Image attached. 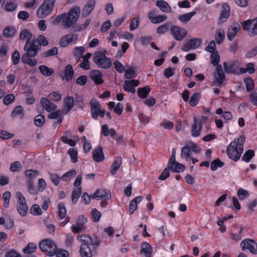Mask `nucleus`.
I'll return each instance as SVG.
<instances>
[{
    "label": "nucleus",
    "mask_w": 257,
    "mask_h": 257,
    "mask_svg": "<svg viewBox=\"0 0 257 257\" xmlns=\"http://www.w3.org/2000/svg\"><path fill=\"white\" fill-rule=\"evenodd\" d=\"M80 14V8L76 6L71 8L68 13H64L54 17L52 24L58 25L61 24L64 29L73 27L77 22Z\"/></svg>",
    "instance_id": "obj_1"
},
{
    "label": "nucleus",
    "mask_w": 257,
    "mask_h": 257,
    "mask_svg": "<svg viewBox=\"0 0 257 257\" xmlns=\"http://www.w3.org/2000/svg\"><path fill=\"white\" fill-rule=\"evenodd\" d=\"M24 49L27 52L22 58V62L31 67L35 66L37 64V60L35 58H31L37 55L38 51L41 49L40 45L36 44V42L32 40L30 43L26 42Z\"/></svg>",
    "instance_id": "obj_2"
},
{
    "label": "nucleus",
    "mask_w": 257,
    "mask_h": 257,
    "mask_svg": "<svg viewBox=\"0 0 257 257\" xmlns=\"http://www.w3.org/2000/svg\"><path fill=\"white\" fill-rule=\"evenodd\" d=\"M77 239L81 243L79 249L81 257H92V250L90 247L92 238L88 235H82L78 236Z\"/></svg>",
    "instance_id": "obj_3"
},
{
    "label": "nucleus",
    "mask_w": 257,
    "mask_h": 257,
    "mask_svg": "<svg viewBox=\"0 0 257 257\" xmlns=\"http://www.w3.org/2000/svg\"><path fill=\"white\" fill-rule=\"evenodd\" d=\"M93 61L99 67L105 69L109 68L112 65L110 59L106 56L105 52H95L93 55Z\"/></svg>",
    "instance_id": "obj_4"
},
{
    "label": "nucleus",
    "mask_w": 257,
    "mask_h": 257,
    "mask_svg": "<svg viewBox=\"0 0 257 257\" xmlns=\"http://www.w3.org/2000/svg\"><path fill=\"white\" fill-rule=\"evenodd\" d=\"M56 0H44L37 11V15L39 18L46 17L52 11Z\"/></svg>",
    "instance_id": "obj_5"
},
{
    "label": "nucleus",
    "mask_w": 257,
    "mask_h": 257,
    "mask_svg": "<svg viewBox=\"0 0 257 257\" xmlns=\"http://www.w3.org/2000/svg\"><path fill=\"white\" fill-rule=\"evenodd\" d=\"M243 151V148L237 147L235 140L231 142L226 149L228 157L235 162L240 159Z\"/></svg>",
    "instance_id": "obj_6"
},
{
    "label": "nucleus",
    "mask_w": 257,
    "mask_h": 257,
    "mask_svg": "<svg viewBox=\"0 0 257 257\" xmlns=\"http://www.w3.org/2000/svg\"><path fill=\"white\" fill-rule=\"evenodd\" d=\"M40 249L47 255L52 256L54 255L57 246L51 239H45L39 244Z\"/></svg>",
    "instance_id": "obj_7"
},
{
    "label": "nucleus",
    "mask_w": 257,
    "mask_h": 257,
    "mask_svg": "<svg viewBox=\"0 0 257 257\" xmlns=\"http://www.w3.org/2000/svg\"><path fill=\"white\" fill-rule=\"evenodd\" d=\"M170 30L171 35L177 41L182 40L187 35V31L185 29L176 25L172 26Z\"/></svg>",
    "instance_id": "obj_8"
},
{
    "label": "nucleus",
    "mask_w": 257,
    "mask_h": 257,
    "mask_svg": "<svg viewBox=\"0 0 257 257\" xmlns=\"http://www.w3.org/2000/svg\"><path fill=\"white\" fill-rule=\"evenodd\" d=\"M213 84L215 85L221 86L226 80V76L223 72L221 65H218L216 67V71L214 73Z\"/></svg>",
    "instance_id": "obj_9"
},
{
    "label": "nucleus",
    "mask_w": 257,
    "mask_h": 257,
    "mask_svg": "<svg viewBox=\"0 0 257 257\" xmlns=\"http://www.w3.org/2000/svg\"><path fill=\"white\" fill-rule=\"evenodd\" d=\"M241 246L243 251L247 249L254 254H257V243L252 239H246L241 242Z\"/></svg>",
    "instance_id": "obj_10"
},
{
    "label": "nucleus",
    "mask_w": 257,
    "mask_h": 257,
    "mask_svg": "<svg viewBox=\"0 0 257 257\" xmlns=\"http://www.w3.org/2000/svg\"><path fill=\"white\" fill-rule=\"evenodd\" d=\"M202 40L200 38H192L184 44L182 50L184 52H188L191 49H196L201 44Z\"/></svg>",
    "instance_id": "obj_11"
},
{
    "label": "nucleus",
    "mask_w": 257,
    "mask_h": 257,
    "mask_svg": "<svg viewBox=\"0 0 257 257\" xmlns=\"http://www.w3.org/2000/svg\"><path fill=\"white\" fill-rule=\"evenodd\" d=\"M40 104L42 107L48 112L51 111H53L52 112H60L59 110H55L57 108V106L47 98L42 97L40 99Z\"/></svg>",
    "instance_id": "obj_12"
},
{
    "label": "nucleus",
    "mask_w": 257,
    "mask_h": 257,
    "mask_svg": "<svg viewBox=\"0 0 257 257\" xmlns=\"http://www.w3.org/2000/svg\"><path fill=\"white\" fill-rule=\"evenodd\" d=\"M78 39L77 35L68 34L63 36L60 40L59 45L61 47H66L69 44L75 41Z\"/></svg>",
    "instance_id": "obj_13"
},
{
    "label": "nucleus",
    "mask_w": 257,
    "mask_h": 257,
    "mask_svg": "<svg viewBox=\"0 0 257 257\" xmlns=\"http://www.w3.org/2000/svg\"><path fill=\"white\" fill-rule=\"evenodd\" d=\"M156 12L155 10L150 11L148 15V18L153 24H159L164 22L167 19L165 15L155 16Z\"/></svg>",
    "instance_id": "obj_14"
},
{
    "label": "nucleus",
    "mask_w": 257,
    "mask_h": 257,
    "mask_svg": "<svg viewBox=\"0 0 257 257\" xmlns=\"http://www.w3.org/2000/svg\"><path fill=\"white\" fill-rule=\"evenodd\" d=\"M103 74L97 70H92L89 73V77L96 85H100L103 83Z\"/></svg>",
    "instance_id": "obj_15"
},
{
    "label": "nucleus",
    "mask_w": 257,
    "mask_h": 257,
    "mask_svg": "<svg viewBox=\"0 0 257 257\" xmlns=\"http://www.w3.org/2000/svg\"><path fill=\"white\" fill-rule=\"evenodd\" d=\"M139 84L138 80H125L123 89L125 91L134 93L136 91L135 87L138 86Z\"/></svg>",
    "instance_id": "obj_16"
},
{
    "label": "nucleus",
    "mask_w": 257,
    "mask_h": 257,
    "mask_svg": "<svg viewBox=\"0 0 257 257\" xmlns=\"http://www.w3.org/2000/svg\"><path fill=\"white\" fill-rule=\"evenodd\" d=\"M230 16V7L227 4H224L222 6V10L219 20V23L222 24L225 22Z\"/></svg>",
    "instance_id": "obj_17"
},
{
    "label": "nucleus",
    "mask_w": 257,
    "mask_h": 257,
    "mask_svg": "<svg viewBox=\"0 0 257 257\" xmlns=\"http://www.w3.org/2000/svg\"><path fill=\"white\" fill-rule=\"evenodd\" d=\"M240 25L237 23L233 24L228 29L227 32V38L229 40L231 41L236 36L238 31L240 30Z\"/></svg>",
    "instance_id": "obj_18"
},
{
    "label": "nucleus",
    "mask_w": 257,
    "mask_h": 257,
    "mask_svg": "<svg viewBox=\"0 0 257 257\" xmlns=\"http://www.w3.org/2000/svg\"><path fill=\"white\" fill-rule=\"evenodd\" d=\"M93 159L96 162H100L104 159V156L101 147H98L92 151Z\"/></svg>",
    "instance_id": "obj_19"
},
{
    "label": "nucleus",
    "mask_w": 257,
    "mask_h": 257,
    "mask_svg": "<svg viewBox=\"0 0 257 257\" xmlns=\"http://www.w3.org/2000/svg\"><path fill=\"white\" fill-rule=\"evenodd\" d=\"M17 5L12 2V0H4L2 4V8L8 12L15 11L17 8Z\"/></svg>",
    "instance_id": "obj_20"
},
{
    "label": "nucleus",
    "mask_w": 257,
    "mask_h": 257,
    "mask_svg": "<svg viewBox=\"0 0 257 257\" xmlns=\"http://www.w3.org/2000/svg\"><path fill=\"white\" fill-rule=\"evenodd\" d=\"M193 118L194 124L191 130V135L194 137H197L199 136L201 134L202 125H201V123L198 121V119L196 117L194 116Z\"/></svg>",
    "instance_id": "obj_21"
},
{
    "label": "nucleus",
    "mask_w": 257,
    "mask_h": 257,
    "mask_svg": "<svg viewBox=\"0 0 257 257\" xmlns=\"http://www.w3.org/2000/svg\"><path fill=\"white\" fill-rule=\"evenodd\" d=\"M95 5V0H89L84 6L82 10V15L87 16L92 12Z\"/></svg>",
    "instance_id": "obj_22"
},
{
    "label": "nucleus",
    "mask_w": 257,
    "mask_h": 257,
    "mask_svg": "<svg viewBox=\"0 0 257 257\" xmlns=\"http://www.w3.org/2000/svg\"><path fill=\"white\" fill-rule=\"evenodd\" d=\"M143 199V197L142 196H139L130 201L129 204V211L130 214L134 213V212L137 210L138 208V204L141 202Z\"/></svg>",
    "instance_id": "obj_23"
},
{
    "label": "nucleus",
    "mask_w": 257,
    "mask_h": 257,
    "mask_svg": "<svg viewBox=\"0 0 257 257\" xmlns=\"http://www.w3.org/2000/svg\"><path fill=\"white\" fill-rule=\"evenodd\" d=\"M74 74V71L72 66L70 64H68L65 67L64 76L62 77V78L68 81L72 79Z\"/></svg>",
    "instance_id": "obj_24"
},
{
    "label": "nucleus",
    "mask_w": 257,
    "mask_h": 257,
    "mask_svg": "<svg viewBox=\"0 0 257 257\" xmlns=\"http://www.w3.org/2000/svg\"><path fill=\"white\" fill-rule=\"evenodd\" d=\"M152 247L147 242H143L141 244V253H144L146 257H151Z\"/></svg>",
    "instance_id": "obj_25"
},
{
    "label": "nucleus",
    "mask_w": 257,
    "mask_h": 257,
    "mask_svg": "<svg viewBox=\"0 0 257 257\" xmlns=\"http://www.w3.org/2000/svg\"><path fill=\"white\" fill-rule=\"evenodd\" d=\"M156 5V6L158 7L163 12L170 13L171 12V8L169 5V4L165 1H157Z\"/></svg>",
    "instance_id": "obj_26"
},
{
    "label": "nucleus",
    "mask_w": 257,
    "mask_h": 257,
    "mask_svg": "<svg viewBox=\"0 0 257 257\" xmlns=\"http://www.w3.org/2000/svg\"><path fill=\"white\" fill-rule=\"evenodd\" d=\"M122 163V158L120 157H117L115 160L113 161L112 164L110 167V172L111 174L113 176L118 169L119 168Z\"/></svg>",
    "instance_id": "obj_27"
},
{
    "label": "nucleus",
    "mask_w": 257,
    "mask_h": 257,
    "mask_svg": "<svg viewBox=\"0 0 257 257\" xmlns=\"http://www.w3.org/2000/svg\"><path fill=\"white\" fill-rule=\"evenodd\" d=\"M74 98L72 96H67L64 99L63 106L67 112L71 110L74 106Z\"/></svg>",
    "instance_id": "obj_28"
},
{
    "label": "nucleus",
    "mask_w": 257,
    "mask_h": 257,
    "mask_svg": "<svg viewBox=\"0 0 257 257\" xmlns=\"http://www.w3.org/2000/svg\"><path fill=\"white\" fill-rule=\"evenodd\" d=\"M151 90V87L147 85L143 87L139 88L137 93L140 98L145 99L147 97Z\"/></svg>",
    "instance_id": "obj_29"
},
{
    "label": "nucleus",
    "mask_w": 257,
    "mask_h": 257,
    "mask_svg": "<svg viewBox=\"0 0 257 257\" xmlns=\"http://www.w3.org/2000/svg\"><path fill=\"white\" fill-rule=\"evenodd\" d=\"M110 197V195L106 193L105 190L103 189H97L94 194L93 196H92V198H97L98 199L105 198L108 199Z\"/></svg>",
    "instance_id": "obj_30"
},
{
    "label": "nucleus",
    "mask_w": 257,
    "mask_h": 257,
    "mask_svg": "<svg viewBox=\"0 0 257 257\" xmlns=\"http://www.w3.org/2000/svg\"><path fill=\"white\" fill-rule=\"evenodd\" d=\"M33 35L32 33L27 29H24L20 34V40L21 41H26V42H31L32 41Z\"/></svg>",
    "instance_id": "obj_31"
},
{
    "label": "nucleus",
    "mask_w": 257,
    "mask_h": 257,
    "mask_svg": "<svg viewBox=\"0 0 257 257\" xmlns=\"http://www.w3.org/2000/svg\"><path fill=\"white\" fill-rule=\"evenodd\" d=\"M90 104L91 112H105V111L101 110L100 104L96 99H91Z\"/></svg>",
    "instance_id": "obj_32"
},
{
    "label": "nucleus",
    "mask_w": 257,
    "mask_h": 257,
    "mask_svg": "<svg viewBox=\"0 0 257 257\" xmlns=\"http://www.w3.org/2000/svg\"><path fill=\"white\" fill-rule=\"evenodd\" d=\"M225 33L223 29H219L216 31L215 39L218 44H221L224 39Z\"/></svg>",
    "instance_id": "obj_33"
},
{
    "label": "nucleus",
    "mask_w": 257,
    "mask_h": 257,
    "mask_svg": "<svg viewBox=\"0 0 257 257\" xmlns=\"http://www.w3.org/2000/svg\"><path fill=\"white\" fill-rule=\"evenodd\" d=\"M192 154V152L188 146H184L181 149V157L182 159L189 160Z\"/></svg>",
    "instance_id": "obj_34"
},
{
    "label": "nucleus",
    "mask_w": 257,
    "mask_h": 257,
    "mask_svg": "<svg viewBox=\"0 0 257 257\" xmlns=\"http://www.w3.org/2000/svg\"><path fill=\"white\" fill-rule=\"evenodd\" d=\"M39 69L40 72L45 76H50L54 73L53 68H50L45 65H41L39 66Z\"/></svg>",
    "instance_id": "obj_35"
},
{
    "label": "nucleus",
    "mask_w": 257,
    "mask_h": 257,
    "mask_svg": "<svg viewBox=\"0 0 257 257\" xmlns=\"http://www.w3.org/2000/svg\"><path fill=\"white\" fill-rule=\"evenodd\" d=\"M169 169L172 170L173 172L180 173L182 172L185 169V166L180 163H178L175 161L174 165L172 167L167 165Z\"/></svg>",
    "instance_id": "obj_36"
},
{
    "label": "nucleus",
    "mask_w": 257,
    "mask_h": 257,
    "mask_svg": "<svg viewBox=\"0 0 257 257\" xmlns=\"http://www.w3.org/2000/svg\"><path fill=\"white\" fill-rule=\"evenodd\" d=\"M196 13L195 11H193L189 13L181 15L179 16L178 19L181 22L186 23L187 22L189 21L192 17L196 14Z\"/></svg>",
    "instance_id": "obj_37"
},
{
    "label": "nucleus",
    "mask_w": 257,
    "mask_h": 257,
    "mask_svg": "<svg viewBox=\"0 0 257 257\" xmlns=\"http://www.w3.org/2000/svg\"><path fill=\"white\" fill-rule=\"evenodd\" d=\"M32 40L34 42H36V44L40 45L41 47L42 46H47L49 44V42L46 40L45 37L42 35H40L38 36L36 39H32Z\"/></svg>",
    "instance_id": "obj_38"
},
{
    "label": "nucleus",
    "mask_w": 257,
    "mask_h": 257,
    "mask_svg": "<svg viewBox=\"0 0 257 257\" xmlns=\"http://www.w3.org/2000/svg\"><path fill=\"white\" fill-rule=\"evenodd\" d=\"M244 82L245 84L246 90L247 92L253 90L254 87V84L252 79L249 77L244 79Z\"/></svg>",
    "instance_id": "obj_39"
},
{
    "label": "nucleus",
    "mask_w": 257,
    "mask_h": 257,
    "mask_svg": "<svg viewBox=\"0 0 257 257\" xmlns=\"http://www.w3.org/2000/svg\"><path fill=\"white\" fill-rule=\"evenodd\" d=\"M16 29L13 27H8L5 29L3 32V35L6 38L13 37L16 34Z\"/></svg>",
    "instance_id": "obj_40"
},
{
    "label": "nucleus",
    "mask_w": 257,
    "mask_h": 257,
    "mask_svg": "<svg viewBox=\"0 0 257 257\" xmlns=\"http://www.w3.org/2000/svg\"><path fill=\"white\" fill-rule=\"evenodd\" d=\"M170 23H166L160 26L157 29V33L160 35L164 34L165 33L168 31V30L170 29Z\"/></svg>",
    "instance_id": "obj_41"
},
{
    "label": "nucleus",
    "mask_w": 257,
    "mask_h": 257,
    "mask_svg": "<svg viewBox=\"0 0 257 257\" xmlns=\"http://www.w3.org/2000/svg\"><path fill=\"white\" fill-rule=\"evenodd\" d=\"M76 172L74 170H71L68 172L65 173L62 177L61 179L65 181H69L72 178H73L76 176Z\"/></svg>",
    "instance_id": "obj_42"
},
{
    "label": "nucleus",
    "mask_w": 257,
    "mask_h": 257,
    "mask_svg": "<svg viewBox=\"0 0 257 257\" xmlns=\"http://www.w3.org/2000/svg\"><path fill=\"white\" fill-rule=\"evenodd\" d=\"M81 193V188H78L74 190L72 193L71 200L73 204H75L77 203L80 194Z\"/></svg>",
    "instance_id": "obj_43"
},
{
    "label": "nucleus",
    "mask_w": 257,
    "mask_h": 257,
    "mask_svg": "<svg viewBox=\"0 0 257 257\" xmlns=\"http://www.w3.org/2000/svg\"><path fill=\"white\" fill-rule=\"evenodd\" d=\"M254 156V151L252 150H248L243 155L242 160L246 163H248Z\"/></svg>",
    "instance_id": "obj_44"
},
{
    "label": "nucleus",
    "mask_w": 257,
    "mask_h": 257,
    "mask_svg": "<svg viewBox=\"0 0 257 257\" xmlns=\"http://www.w3.org/2000/svg\"><path fill=\"white\" fill-rule=\"evenodd\" d=\"M224 165V163L221 161L219 159H216L211 163L210 169L212 171H216L218 167H222Z\"/></svg>",
    "instance_id": "obj_45"
},
{
    "label": "nucleus",
    "mask_w": 257,
    "mask_h": 257,
    "mask_svg": "<svg viewBox=\"0 0 257 257\" xmlns=\"http://www.w3.org/2000/svg\"><path fill=\"white\" fill-rule=\"evenodd\" d=\"M36 245L33 243H29L28 244L23 248V251L25 254H31L36 250Z\"/></svg>",
    "instance_id": "obj_46"
},
{
    "label": "nucleus",
    "mask_w": 257,
    "mask_h": 257,
    "mask_svg": "<svg viewBox=\"0 0 257 257\" xmlns=\"http://www.w3.org/2000/svg\"><path fill=\"white\" fill-rule=\"evenodd\" d=\"M200 98V94L198 92L194 93L191 97L189 104L192 106H196L199 102Z\"/></svg>",
    "instance_id": "obj_47"
},
{
    "label": "nucleus",
    "mask_w": 257,
    "mask_h": 257,
    "mask_svg": "<svg viewBox=\"0 0 257 257\" xmlns=\"http://www.w3.org/2000/svg\"><path fill=\"white\" fill-rule=\"evenodd\" d=\"M25 175L30 179L29 180H32L39 175V172L37 170L30 169L27 170L25 172Z\"/></svg>",
    "instance_id": "obj_48"
},
{
    "label": "nucleus",
    "mask_w": 257,
    "mask_h": 257,
    "mask_svg": "<svg viewBox=\"0 0 257 257\" xmlns=\"http://www.w3.org/2000/svg\"><path fill=\"white\" fill-rule=\"evenodd\" d=\"M210 59L211 64L214 66L217 67L219 64L220 61V56L218 54V52H216V53H213L210 55Z\"/></svg>",
    "instance_id": "obj_49"
},
{
    "label": "nucleus",
    "mask_w": 257,
    "mask_h": 257,
    "mask_svg": "<svg viewBox=\"0 0 257 257\" xmlns=\"http://www.w3.org/2000/svg\"><path fill=\"white\" fill-rule=\"evenodd\" d=\"M58 208L59 217L61 219L64 218L66 216L67 212L64 204L63 203L59 204L58 205Z\"/></svg>",
    "instance_id": "obj_50"
},
{
    "label": "nucleus",
    "mask_w": 257,
    "mask_h": 257,
    "mask_svg": "<svg viewBox=\"0 0 257 257\" xmlns=\"http://www.w3.org/2000/svg\"><path fill=\"white\" fill-rule=\"evenodd\" d=\"M45 121V116L40 113L37 115L34 120L35 125L38 127L42 126Z\"/></svg>",
    "instance_id": "obj_51"
},
{
    "label": "nucleus",
    "mask_w": 257,
    "mask_h": 257,
    "mask_svg": "<svg viewBox=\"0 0 257 257\" xmlns=\"http://www.w3.org/2000/svg\"><path fill=\"white\" fill-rule=\"evenodd\" d=\"M248 35L251 37L257 35V18L252 20L251 27L248 31Z\"/></svg>",
    "instance_id": "obj_52"
},
{
    "label": "nucleus",
    "mask_w": 257,
    "mask_h": 257,
    "mask_svg": "<svg viewBox=\"0 0 257 257\" xmlns=\"http://www.w3.org/2000/svg\"><path fill=\"white\" fill-rule=\"evenodd\" d=\"M28 206L26 204L17 205V210L22 216H25L28 213Z\"/></svg>",
    "instance_id": "obj_53"
},
{
    "label": "nucleus",
    "mask_w": 257,
    "mask_h": 257,
    "mask_svg": "<svg viewBox=\"0 0 257 257\" xmlns=\"http://www.w3.org/2000/svg\"><path fill=\"white\" fill-rule=\"evenodd\" d=\"M58 53V49L57 47H54L52 49L44 52L42 54V57L44 58L49 57L52 56L56 55Z\"/></svg>",
    "instance_id": "obj_54"
},
{
    "label": "nucleus",
    "mask_w": 257,
    "mask_h": 257,
    "mask_svg": "<svg viewBox=\"0 0 257 257\" xmlns=\"http://www.w3.org/2000/svg\"><path fill=\"white\" fill-rule=\"evenodd\" d=\"M48 97L53 101H58L61 99L62 95L58 91H54L50 93Z\"/></svg>",
    "instance_id": "obj_55"
},
{
    "label": "nucleus",
    "mask_w": 257,
    "mask_h": 257,
    "mask_svg": "<svg viewBox=\"0 0 257 257\" xmlns=\"http://www.w3.org/2000/svg\"><path fill=\"white\" fill-rule=\"evenodd\" d=\"M54 255L56 257H68L69 253L67 250L56 248Z\"/></svg>",
    "instance_id": "obj_56"
},
{
    "label": "nucleus",
    "mask_w": 257,
    "mask_h": 257,
    "mask_svg": "<svg viewBox=\"0 0 257 257\" xmlns=\"http://www.w3.org/2000/svg\"><path fill=\"white\" fill-rule=\"evenodd\" d=\"M68 154L71 157V160L72 163H74L77 162V151L75 149L73 148L69 149L68 151Z\"/></svg>",
    "instance_id": "obj_57"
},
{
    "label": "nucleus",
    "mask_w": 257,
    "mask_h": 257,
    "mask_svg": "<svg viewBox=\"0 0 257 257\" xmlns=\"http://www.w3.org/2000/svg\"><path fill=\"white\" fill-rule=\"evenodd\" d=\"M11 197V193L10 191H6L3 194L4 205L6 208H8L9 206Z\"/></svg>",
    "instance_id": "obj_58"
},
{
    "label": "nucleus",
    "mask_w": 257,
    "mask_h": 257,
    "mask_svg": "<svg viewBox=\"0 0 257 257\" xmlns=\"http://www.w3.org/2000/svg\"><path fill=\"white\" fill-rule=\"evenodd\" d=\"M234 66L235 65L234 64H228V63L226 62L223 63V66L225 72L228 74L235 73Z\"/></svg>",
    "instance_id": "obj_59"
},
{
    "label": "nucleus",
    "mask_w": 257,
    "mask_h": 257,
    "mask_svg": "<svg viewBox=\"0 0 257 257\" xmlns=\"http://www.w3.org/2000/svg\"><path fill=\"white\" fill-rule=\"evenodd\" d=\"M13 64L14 65H17L19 64L20 59V53L18 50H15L12 54L11 57Z\"/></svg>",
    "instance_id": "obj_60"
},
{
    "label": "nucleus",
    "mask_w": 257,
    "mask_h": 257,
    "mask_svg": "<svg viewBox=\"0 0 257 257\" xmlns=\"http://www.w3.org/2000/svg\"><path fill=\"white\" fill-rule=\"evenodd\" d=\"M50 179L52 182L55 185L57 186L60 183L61 177L58 176L57 174L49 173Z\"/></svg>",
    "instance_id": "obj_61"
},
{
    "label": "nucleus",
    "mask_w": 257,
    "mask_h": 257,
    "mask_svg": "<svg viewBox=\"0 0 257 257\" xmlns=\"http://www.w3.org/2000/svg\"><path fill=\"white\" fill-rule=\"evenodd\" d=\"M15 97L13 94H9L4 97L3 103L6 105H9L14 101Z\"/></svg>",
    "instance_id": "obj_62"
},
{
    "label": "nucleus",
    "mask_w": 257,
    "mask_h": 257,
    "mask_svg": "<svg viewBox=\"0 0 257 257\" xmlns=\"http://www.w3.org/2000/svg\"><path fill=\"white\" fill-rule=\"evenodd\" d=\"M139 24V18L138 17H136L133 18L130 23V30L131 31H133L135 30H136L138 27Z\"/></svg>",
    "instance_id": "obj_63"
},
{
    "label": "nucleus",
    "mask_w": 257,
    "mask_h": 257,
    "mask_svg": "<svg viewBox=\"0 0 257 257\" xmlns=\"http://www.w3.org/2000/svg\"><path fill=\"white\" fill-rule=\"evenodd\" d=\"M30 213L34 215H39L42 214V210L39 205L34 204L31 208Z\"/></svg>",
    "instance_id": "obj_64"
}]
</instances>
